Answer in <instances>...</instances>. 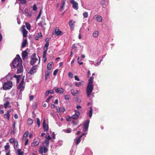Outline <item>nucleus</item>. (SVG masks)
<instances>
[{
  "instance_id": "nucleus-1",
  "label": "nucleus",
  "mask_w": 155,
  "mask_h": 155,
  "mask_svg": "<svg viewBox=\"0 0 155 155\" xmlns=\"http://www.w3.org/2000/svg\"><path fill=\"white\" fill-rule=\"evenodd\" d=\"M12 65L14 68H17V72L18 74H20L23 71V67L21 59L19 54H17L16 58L14 59L12 62Z\"/></svg>"
},
{
  "instance_id": "nucleus-2",
  "label": "nucleus",
  "mask_w": 155,
  "mask_h": 155,
  "mask_svg": "<svg viewBox=\"0 0 155 155\" xmlns=\"http://www.w3.org/2000/svg\"><path fill=\"white\" fill-rule=\"evenodd\" d=\"M13 86V84L11 81L5 82L3 85L2 88L4 90H6L10 89Z\"/></svg>"
},
{
  "instance_id": "nucleus-3",
  "label": "nucleus",
  "mask_w": 155,
  "mask_h": 155,
  "mask_svg": "<svg viewBox=\"0 0 155 155\" xmlns=\"http://www.w3.org/2000/svg\"><path fill=\"white\" fill-rule=\"evenodd\" d=\"M94 88L93 85H87L86 89V92L87 96L90 97L92 93Z\"/></svg>"
},
{
  "instance_id": "nucleus-4",
  "label": "nucleus",
  "mask_w": 155,
  "mask_h": 155,
  "mask_svg": "<svg viewBox=\"0 0 155 155\" xmlns=\"http://www.w3.org/2000/svg\"><path fill=\"white\" fill-rule=\"evenodd\" d=\"M30 64L33 65L38 61V59L37 58L36 54L35 53L33 54L32 55L31 57Z\"/></svg>"
},
{
  "instance_id": "nucleus-5",
  "label": "nucleus",
  "mask_w": 155,
  "mask_h": 155,
  "mask_svg": "<svg viewBox=\"0 0 155 155\" xmlns=\"http://www.w3.org/2000/svg\"><path fill=\"white\" fill-rule=\"evenodd\" d=\"M47 146H44L43 147H41L38 151L39 153L42 154L43 153H47L48 151V149L47 148Z\"/></svg>"
},
{
  "instance_id": "nucleus-6",
  "label": "nucleus",
  "mask_w": 155,
  "mask_h": 155,
  "mask_svg": "<svg viewBox=\"0 0 155 155\" xmlns=\"http://www.w3.org/2000/svg\"><path fill=\"white\" fill-rule=\"evenodd\" d=\"M90 121L89 120H86L83 124V131L85 132L88 129L89 127V124Z\"/></svg>"
},
{
  "instance_id": "nucleus-7",
  "label": "nucleus",
  "mask_w": 155,
  "mask_h": 155,
  "mask_svg": "<svg viewBox=\"0 0 155 155\" xmlns=\"http://www.w3.org/2000/svg\"><path fill=\"white\" fill-rule=\"evenodd\" d=\"M21 31L23 33V36L24 37H26L28 33V31L25 29V26L23 25L20 28Z\"/></svg>"
},
{
  "instance_id": "nucleus-8",
  "label": "nucleus",
  "mask_w": 155,
  "mask_h": 155,
  "mask_svg": "<svg viewBox=\"0 0 155 155\" xmlns=\"http://www.w3.org/2000/svg\"><path fill=\"white\" fill-rule=\"evenodd\" d=\"M38 66L37 65H35L33 66L32 68L31 69L29 72L31 75H33L37 72V70Z\"/></svg>"
},
{
  "instance_id": "nucleus-9",
  "label": "nucleus",
  "mask_w": 155,
  "mask_h": 155,
  "mask_svg": "<svg viewBox=\"0 0 155 155\" xmlns=\"http://www.w3.org/2000/svg\"><path fill=\"white\" fill-rule=\"evenodd\" d=\"M24 83V78H23L20 83L19 85L17 86V88L18 89H21V91L23 90L25 88V86H23Z\"/></svg>"
},
{
  "instance_id": "nucleus-10",
  "label": "nucleus",
  "mask_w": 155,
  "mask_h": 155,
  "mask_svg": "<svg viewBox=\"0 0 155 155\" xmlns=\"http://www.w3.org/2000/svg\"><path fill=\"white\" fill-rule=\"evenodd\" d=\"M70 3L72 4L73 8L76 10L78 9V3L74 0H71L70 1Z\"/></svg>"
},
{
  "instance_id": "nucleus-11",
  "label": "nucleus",
  "mask_w": 155,
  "mask_h": 155,
  "mask_svg": "<svg viewBox=\"0 0 155 155\" xmlns=\"http://www.w3.org/2000/svg\"><path fill=\"white\" fill-rule=\"evenodd\" d=\"M45 137L46 139L45 141L43 142V144H44L45 143H46V146L48 147H49L50 140L51 139V138L49 135L47 137L45 136Z\"/></svg>"
},
{
  "instance_id": "nucleus-12",
  "label": "nucleus",
  "mask_w": 155,
  "mask_h": 155,
  "mask_svg": "<svg viewBox=\"0 0 155 155\" xmlns=\"http://www.w3.org/2000/svg\"><path fill=\"white\" fill-rule=\"evenodd\" d=\"M54 33L57 35H62L63 33L57 27H56L54 30Z\"/></svg>"
},
{
  "instance_id": "nucleus-13",
  "label": "nucleus",
  "mask_w": 155,
  "mask_h": 155,
  "mask_svg": "<svg viewBox=\"0 0 155 155\" xmlns=\"http://www.w3.org/2000/svg\"><path fill=\"white\" fill-rule=\"evenodd\" d=\"M43 128L45 131H48V124H46L45 119L44 120L43 123Z\"/></svg>"
},
{
  "instance_id": "nucleus-14",
  "label": "nucleus",
  "mask_w": 155,
  "mask_h": 155,
  "mask_svg": "<svg viewBox=\"0 0 155 155\" xmlns=\"http://www.w3.org/2000/svg\"><path fill=\"white\" fill-rule=\"evenodd\" d=\"M54 89L57 93L62 94L64 92V89L62 88H58L55 87L54 88Z\"/></svg>"
},
{
  "instance_id": "nucleus-15",
  "label": "nucleus",
  "mask_w": 155,
  "mask_h": 155,
  "mask_svg": "<svg viewBox=\"0 0 155 155\" xmlns=\"http://www.w3.org/2000/svg\"><path fill=\"white\" fill-rule=\"evenodd\" d=\"M12 111V110L11 109L8 110L7 113L3 115L4 117L6 118L8 120H9L10 118V113Z\"/></svg>"
},
{
  "instance_id": "nucleus-16",
  "label": "nucleus",
  "mask_w": 155,
  "mask_h": 155,
  "mask_svg": "<svg viewBox=\"0 0 155 155\" xmlns=\"http://www.w3.org/2000/svg\"><path fill=\"white\" fill-rule=\"evenodd\" d=\"M34 140V141L31 143V146L32 147H36L39 145L40 140H38L35 141V139Z\"/></svg>"
},
{
  "instance_id": "nucleus-17",
  "label": "nucleus",
  "mask_w": 155,
  "mask_h": 155,
  "mask_svg": "<svg viewBox=\"0 0 155 155\" xmlns=\"http://www.w3.org/2000/svg\"><path fill=\"white\" fill-rule=\"evenodd\" d=\"M85 134V133H83L82 135H81L79 137H78V138L74 140L76 141L75 143L77 145H78L79 143L81 141V139L82 136Z\"/></svg>"
},
{
  "instance_id": "nucleus-18",
  "label": "nucleus",
  "mask_w": 155,
  "mask_h": 155,
  "mask_svg": "<svg viewBox=\"0 0 155 155\" xmlns=\"http://www.w3.org/2000/svg\"><path fill=\"white\" fill-rule=\"evenodd\" d=\"M22 56L23 59L24 60L28 56V53L26 51H23L22 53Z\"/></svg>"
},
{
  "instance_id": "nucleus-19",
  "label": "nucleus",
  "mask_w": 155,
  "mask_h": 155,
  "mask_svg": "<svg viewBox=\"0 0 155 155\" xmlns=\"http://www.w3.org/2000/svg\"><path fill=\"white\" fill-rule=\"evenodd\" d=\"M66 0H62L61 2V5L60 7L61 11H62L64 9V7L65 4Z\"/></svg>"
},
{
  "instance_id": "nucleus-20",
  "label": "nucleus",
  "mask_w": 155,
  "mask_h": 155,
  "mask_svg": "<svg viewBox=\"0 0 155 155\" xmlns=\"http://www.w3.org/2000/svg\"><path fill=\"white\" fill-rule=\"evenodd\" d=\"M42 38V35L41 32L38 33V35L35 36V39L38 40L39 38Z\"/></svg>"
},
{
  "instance_id": "nucleus-21",
  "label": "nucleus",
  "mask_w": 155,
  "mask_h": 155,
  "mask_svg": "<svg viewBox=\"0 0 155 155\" xmlns=\"http://www.w3.org/2000/svg\"><path fill=\"white\" fill-rule=\"evenodd\" d=\"M50 72L49 71H47L45 72V79L47 80V79L49 77L50 74Z\"/></svg>"
},
{
  "instance_id": "nucleus-22",
  "label": "nucleus",
  "mask_w": 155,
  "mask_h": 155,
  "mask_svg": "<svg viewBox=\"0 0 155 155\" xmlns=\"http://www.w3.org/2000/svg\"><path fill=\"white\" fill-rule=\"evenodd\" d=\"M93 110L92 107H90V110L89 112L87 113V114L88 115L89 117L90 118H91L92 117V115Z\"/></svg>"
},
{
  "instance_id": "nucleus-23",
  "label": "nucleus",
  "mask_w": 155,
  "mask_h": 155,
  "mask_svg": "<svg viewBox=\"0 0 155 155\" xmlns=\"http://www.w3.org/2000/svg\"><path fill=\"white\" fill-rule=\"evenodd\" d=\"M27 43V40L26 39H25L23 40L21 45V48H24L25 47Z\"/></svg>"
},
{
  "instance_id": "nucleus-24",
  "label": "nucleus",
  "mask_w": 155,
  "mask_h": 155,
  "mask_svg": "<svg viewBox=\"0 0 155 155\" xmlns=\"http://www.w3.org/2000/svg\"><path fill=\"white\" fill-rule=\"evenodd\" d=\"M75 22H73L72 20H71L69 22V25L71 28H73L74 27V23Z\"/></svg>"
},
{
  "instance_id": "nucleus-25",
  "label": "nucleus",
  "mask_w": 155,
  "mask_h": 155,
  "mask_svg": "<svg viewBox=\"0 0 155 155\" xmlns=\"http://www.w3.org/2000/svg\"><path fill=\"white\" fill-rule=\"evenodd\" d=\"M29 134V132L28 131H26L25 133L24 134L23 137V139L24 140V139H25L26 137L28 136Z\"/></svg>"
},
{
  "instance_id": "nucleus-26",
  "label": "nucleus",
  "mask_w": 155,
  "mask_h": 155,
  "mask_svg": "<svg viewBox=\"0 0 155 155\" xmlns=\"http://www.w3.org/2000/svg\"><path fill=\"white\" fill-rule=\"evenodd\" d=\"M98 32L97 31H95L93 34V36L94 37L96 38L98 36Z\"/></svg>"
},
{
  "instance_id": "nucleus-27",
  "label": "nucleus",
  "mask_w": 155,
  "mask_h": 155,
  "mask_svg": "<svg viewBox=\"0 0 155 155\" xmlns=\"http://www.w3.org/2000/svg\"><path fill=\"white\" fill-rule=\"evenodd\" d=\"M96 19L98 21L101 22L102 21V18L101 16L97 15L96 17Z\"/></svg>"
},
{
  "instance_id": "nucleus-28",
  "label": "nucleus",
  "mask_w": 155,
  "mask_h": 155,
  "mask_svg": "<svg viewBox=\"0 0 155 155\" xmlns=\"http://www.w3.org/2000/svg\"><path fill=\"white\" fill-rule=\"evenodd\" d=\"M24 152L21 151V149H19L17 150V154L18 155H24Z\"/></svg>"
},
{
  "instance_id": "nucleus-29",
  "label": "nucleus",
  "mask_w": 155,
  "mask_h": 155,
  "mask_svg": "<svg viewBox=\"0 0 155 155\" xmlns=\"http://www.w3.org/2000/svg\"><path fill=\"white\" fill-rule=\"evenodd\" d=\"M25 24L28 30H30L31 28V26L29 23L28 22H26Z\"/></svg>"
},
{
  "instance_id": "nucleus-30",
  "label": "nucleus",
  "mask_w": 155,
  "mask_h": 155,
  "mask_svg": "<svg viewBox=\"0 0 155 155\" xmlns=\"http://www.w3.org/2000/svg\"><path fill=\"white\" fill-rule=\"evenodd\" d=\"M83 15L84 18H87L88 17V13L87 12H85L83 14Z\"/></svg>"
},
{
  "instance_id": "nucleus-31",
  "label": "nucleus",
  "mask_w": 155,
  "mask_h": 155,
  "mask_svg": "<svg viewBox=\"0 0 155 155\" xmlns=\"http://www.w3.org/2000/svg\"><path fill=\"white\" fill-rule=\"evenodd\" d=\"M33 120L32 119L29 118L28 120V124L30 125H31L33 123Z\"/></svg>"
},
{
  "instance_id": "nucleus-32",
  "label": "nucleus",
  "mask_w": 155,
  "mask_h": 155,
  "mask_svg": "<svg viewBox=\"0 0 155 155\" xmlns=\"http://www.w3.org/2000/svg\"><path fill=\"white\" fill-rule=\"evenodd\" d=\"M83 83V82L82 81V82H79L78 83H76L75 84V86H77V87H79Z\"/></svg>"
},
{
  "instance_id": "nucleus-33",
  "label": "nucleus",
  "mask_w": 155,
  "mask_h": 155,
  "mask_svg": "<svg viewBox=\"0 0 155 155\" xmlns=\"http://www.w3.org/2000/svg\"><path fill=\"white\" fill-rule=\"evenodd\" d=\"M56 108L57 110V112L59 114H61V111L60 110V108L59 107H56Z\"/></svg>"
},
{
  "instance_id": "nucleus-34",
  "label": "nucleus",
  "mask_w": 155,
  "mask_h": 155,
  "mask_svg": "<svg viewBox=\"0 0 155 155\" xmlns=\"http://www.w3.org/2000/svg\"><path fill=\"white\" fill-rule=\"evenodd\" d=\"M10 103L8 101H7L4 104V107L6 109L7 107H8V105Z\"/></svg>"
},
{
  "instance_id": "nucleus-35",
  "label": "nucleus",
  "mask_w": 155,
  "mask_h": 155,
  "mask_svg": "<svg viewBox=\"0 0 155 155\" xmlns=\"http://www.w3.org/2000/svg\"><path fill=\"white\" fill-rule=\"evenodd\" d=\"M79 117L78 115H75V114L73 115L72 117L71 118L72 119L74 120H77L78 119Z\"/></svg>"
},
{
  "instance_id": "nucleus-36",
  "label": "nucleus",
  "mask_w": 155,
  "mask_h": 155,
  "mask_svg": "<svg viewBox=\"0 0 155 155\" xmlns=\"http://www.w3.org/2000/svg\"><path fill=\"white\" fill-rule=\"evenodd\" d=\"M52 64L49 63L47 65V69L49 70H50L51 69Z\"/></svg>"
},
{
  "instance_id": "nucleus-37",
  "label": "nucleus",
  "mask_w": 155,
  "mask_h": 155,
  "mask_svg": "<svg viewBox=\"0 0 155 155\" xmlns=\"http://www.w3.org/2000/svg\"><path fill=\"white\" fill-rule=\"evenodd\" d=\"M93 81L91 80V79H89L88 81V85H93Z\"/></svg>"
},
{
  "instance_id": "nucleus-38",
  "label": "nucleus",
  "mask_w": 155,
  "mask_h": 155,
  "mask_svg": "<svg viewBox=\"0 0 155 155\" xmlns=\"http://www.w3.org/2000/svg\"><path fill=\"white\" fill-rule=\"evenodd\" d=\"M36 120H37V122L38 124V127H39L40 124V119L38 118H36Z\"/></svg>"
},
{
  "instance_id": "nucleus-39",
  "label": "nucleus",
  "mask_w": 155,
  "mask_h": 155,
  "mask_svg": "<svg viewBox=\"0 0 155 155\" xmlns=\"http://www.w3.org/2000/svg\"><path fill=\"white\" fill-rule=\"evenodd\" d=\"M20 1V3L22 5L25 4L26 2V0H19Z\"/></svg>"
},
{
  "instance_id": "nucleus-40",
  "label": "nucleus",
  "mask_w": 155,
  "mask_h": 155,
  "mask_svg": "<svg viewBox=\"0 0 155 155\" xmlns=\"http://www.w3.org/2000/svg\"><path fill=\"white\" fill-rule=\"evenodd\" d=\"M71 93L74 96L76 94V92H75V91L73 89H72L71 90Z\"/></svg>"
},
{
  "instance_id": "nucleus-41",
  "label": "nucleus",
  "mask_w": 155,
  "mask_h": 155,
  "mask_svg": "<svg viewBox=\"0 0 155 155\" xmlns=\"http://www.w3.org/2000/svg\"><path fill=\"white\" fill-rule=\"evenodd\" d=\"M16 124V122L15 121L13 123V132L14 134H15L14 131L15 130V125Z\"/></svg>"
},
{
  "instance_id": "nucleus-42",
  "label": "nucleus",
  "mask_w": 155,
  "mask_h": 155,
  "mask_svg": "<svg viewBox=\"0 0 155 155\" xmlns=\"http://www.w3.org/2000/svg\"><path fill=\"white\" fill-rule=\"evenodd\" d=\"M74 111L75 112V114H74L75 115H78V117L80 115V113L78 110H74Z\"/></svg>"
},
{
  "instance_id": "nucleus-43",
  "label": "nucleus",
  "mask_w": 155,
  "mask_h": 155,
  "mask_svg": "<svg viewBox=\"0 0 155 155\" xmlns=\"http://www.w3.org/2000/svg\"><path fill=\"white\" fill-rule=\"evenodd\" d=\"M15 140L14 138H12L9 140V142L10 143H13L15 142Z\"/></svg>"
},
{
  "instance_id": "nucleus-44",
  "label": "nucleus",
  "mask_w": 155,
  "mask_h": 155,
  "mask_svg": "<svg viewBox=\"0 0 155 155\" xmlns=\"http://www.w3.org/2000/svg\"><path fill=\"white\" fill-rule=\"evenodd\" d=\"M47 54V51H44L43 53V58H45L46 57V54Z\"/></svg>"
},
{
  "instance_id": "nucleus-45",
  "label": "nucleus",
  "mask_w": 155,
  "mask_h": 155,
  "mask_svg": "<svg viewBox=\"0 0 155 155\" xmlns=\"http://www.w3.org/2000/svg\"><path fill=\"white\" fill-rule=\"evenodd\" d=\"M70 98V96L68 95H66L65 96V99L66 100H69Z\"/></svg>"
},
{
  "instance_id": "nucleus-46",
  "label": "nucleus",
  "mask_w": 155,
  "mask_h": 155,
  "mask_svg": "<svg viewBox=\"0 0 155 155\" xmlns=\"http://www.w3.org/2000/svg\"><path fill=\"white\" fill-rule=\"evenodd\" d=\"M52 97H53V96H50L48 98V99H47V101H46V102H48H48L49 101H50V100H51V99Z\"/></svg>"
},
{
  "instance_id": "nucleus-47",
  "label": "nucleus",
  "mask_w": 155,
  "mask_h": 155,
  "mask_svg": "<svg viewBox=\"0 0 155 155\" xmlns=\"http://www.w3.org/2000/svg\"><path fill=\"white\" fill-rule=\"evenodd\" d=\"M37 9V7L35 4H34L33 6V10L34 11H36Z\"/></svg>"
},
{
  "instance_id": "nucleus-48",
  "label": "nucleus",
  "mask_w": 155,
  "mask_h": 155,
  "mask_svg": "<svg viewBox=\"0 0 155 155\" xmlns=\"http://www.w3.org/2000/svg\"><path fill=\"white\" fill-rule=\"evenodd\" d=\"M58 71V69H57L55 70L54 71V72H53V75H55L57 74Z\"/></svg>"
},
{
  "instance_id": "nucleus-49",
  "label": "nucleus",
  "mask_w": 155,
  "mask_h": 155,
  "mask_svg": "<svg viewBox=\"0 0 155 155\" xmlns=\"http://www.w3.org/2000/svg\"><path fill=\"white\" fill-rule=\"evenodd\" d=\"M66 131L68 133H70L71 132V129L69 128L66 130Z\"/></svg>"
},
{
  "instance_id": "nucleus-50",
  "label": "nucleus",
  "mask_w": 155,
  "mask_h": 155,
  "mask_svg": "<svg viewBox=\"0 0 155 155\" xmlns=\"http://www.w3.org/2000/svg\"><path fill=\"white\" fill-rule=\"evenodd\" d=\"M25 14L27 16H31V15L28 13V12H25Z\"/></svg>"
},
{
  "instance_id": "nucleus-51",
  "label": "nucleus",
  "mask_w": 155,
  "mask_h": 155,
  "mask_svg": "<svg viewBox=\"0 0 155 155\" xmlns=\"http://www.w3.org/2000/svg\"><path fill=\"white\" fill-rule=\"evenodd\" d=\"M14 145L16 147H18V141H15L14 142Z\"/></svg>"
},
{
  "instance_id": "nucleus-52",
  "label": "nucleus",
  "mask_w": 155,
  "mask_h": 155,
  "mask_svg": "<svg viewBox=\"0 0 155 155\" xmlns=\"http://www.w3.org/2000/svg\"><path fill=\"white\" fill-rule=\"evenodd\" d=\"M105 3V0H101V3L102 5H104Z\"/></svg>"
},
{
  "instance_id": "nucleus-53",
  "label": "nucleus",
  "mask_w": 155,
  "mask_h": 155,
  "mask_svg": "<svg viewBox=\"0 0 155 155\" xmlns=\"http://www.w3.org/2000/svg\"><path fill=\"white\" fill-rule=\"evenodd\" d=\"M68 75H69V77H70L71 78H72L73 75V74H72V73H71V72H69L68 73Z\"/></svg>"
},
{
  "instance_id": "nucleus-54",
  "label": "nucleus",
  "mask_w": 155,
  "mask_h": 155,
  "mask_svg": "<svg viewBox=\"0 0 155 155\" xmlns=\"http://www.w3.org/2000/svg\"><path fill=\"white\" fill-rule=\"evenodd\" d=\"M74 78H75V80H76V81H80V79L79 78H78V77L77 76H74Z\"/></svg>"
},
{
  "instance_id": "nucleus-55",
  "label": "nucleus",
  "mask_w": 155,
  "mask_h": 155,
  "mask_svg": "<svg viewBox=\"0 0 155 155\" xmlns=\"http://www.w3.org/2000/svg\"><path fill=\"white\" fill-rule=\"evenodd\" d=\"M61 109V112L64 113L65 111V109L64 107H62Z\"/></svg>"
},
{
  "instance_id": "nucleus-56",
  "label": "nucleus",
  "mask_w": 155,
  "mask_h": 155,
  "mask_svg": "<svg viewBox=\"0 0 155 155\" xmlns=\"http://www.w3.org/2000/svg\"><path fill=\"white\" fill-rule=\"evenodd\" d=\"M28 139H27L26 140H25V145L26 146V145H27L28 143Z\"/></svg>"
},
{
  "instance_id": "nucleus-57",
  "label": "nucleus",
  "mask_w": 155,
  "mask_h": 155,
  "mask_svg": "<svg viewBox=\"0 0 155 155\" xmlns=\"http://www.w3.org/2000/svg\"><path fill=\"white\" fill-rule=\"evenodd\" d=\"M34 99V96L33 95H31L29 97V100L30 101Z\"/></svg>"
},
{
  "instance_id": "nucleus-58",
  "label": "nucleus",
  "mask_w": 155,
  "mask_h": 155,
  "mask_svg": "<svg viewBox=\"0 0 155 155\" xmlns=\"http://www.w3.org/2000/svg\"><path fill=\"white\" fill-rule=\"evenodd\" d=\"M9 147V146L8 145H5V150H8V149Z\"/></svg>"
},
{
  "instance_id": "nucleus-59",
  "label": "nucleus",
  "mask_w": 155,
  "mask_h": 155,
  "mask_svg": "<svg viewBox=\"0 0 155 155\" xmlns=\"http://www.w3.org/2000/svg\"><path fill=\"white\" fill-rule=\"evenodd\" d=\"M50 93V91H49L48 90V91H47L45 93V95L46 96H47L49 94V93Z\"/></svg>"
},
{
  "instance_id": "nucleus-60",
  "label": "nucleus",
  "mask_w": 155,
  "mask_h": 155,
  "mask_svg": "<svg viewBox=\"0 0 155 155\" xmlns=\"http://www.w3.org/2000/svg\"><path fill=\"white\" fill-rule=\"evenodd\" d=\"M49 45V43L48 42H46V43L45 46L46 47H47L48 48Z\"/></svg>"
},
{
  "instance_id": "nucleus-61",
  "label": "nucleus",
  "mask_w": 155,
  "mask_h": 155,
  "mask_svg": "<svg viewBox=\"0 0 155 155\" xmlns=\"http://www.w3.org/2000/svg\"><path fill=\"white\" fill-rule=\"evenodd\" d=\"M14 77L16 78L17 79H18V80H19L20 79V75L16 76V75H15Z\"/></svg>"
},
{
  "instance_id": "nucleus-62",
  "label": "nucleus",
  "mask_w": 155,
  "mask_h": 155,
  "mask_svg": "<svg viewBox=\"0 0 155 155\" xmlns=\"http://www.w3.org/2000/svg\"><path fill=\"white\" fill-rule=\"evenodd\" d=\"M52 137L53 138V139H55V134H54V132H53L52 133Z\"/></svg>"
},
{
  "instance_id": "nucleus-63",
  "label": "nucleus",
  "mask_w": 155,
  "mask_h": 155,
  "mask_svg": "<svg viewBox=\"0 0 155 155\" xmlns=\"http://www.w3.org/2000/svg\"><path fill=\"white\" fill-rule=\"evenodd\" d=\"M18 114H15L14 117H15V119H17L18 118Z\"/></svg>"
},
{
  "instance_id": "nucleus-64",
  "label": "nucleus",
  "mask_w": 155,
  "mask_h": 155,
  "mask_svg": "<svg viewBox=\"0 0 155 155\" xmlns=\"http://www.w3.org/2000/svg\"><path fill=\"white\" fill-rule=\"evenodd\" d=\"M71 118H72L71 117H69L67 119V121H71Z\"/></svg>"
}]
</instances>
